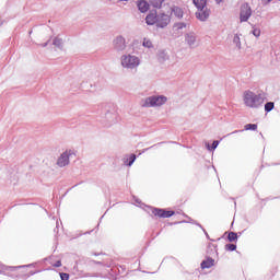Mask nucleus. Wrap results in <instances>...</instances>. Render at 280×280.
Returning <instances> with one entry per match:
<instances>
[{
    "instance_id": "obj_22",
    "label": "nucleus",
    "mask_w": 280,
    "mask_h": 280,
    "mask_svg": "<svg viewBox=\"0 0 280 280\" xmlns=\"http://www.w3.org/2000/svg\"><path fill=\"white\" fill-rule=\"evenodd\" d=\"M253 34L256 36V38H259V36H261V30H259V28H254V30H253Z\"/></svg>"
},
{
    "instance_id": "obj_5",
    "label": "nucleus",
    "mask_w": 280,
    "mask_h": 280,
    "mask_svg": "<svg viewBox=\"0 0 280 280\" xmlns=\"http://www.w3.org/2000/svg\"><path fill=\"white\" fill-rule=\"evenodd\" d=\"M121 65L127 69H135V67H139V58L131 55L122 56Z\"/></svg>"
},
{
    "instance_id": "obj_20",
    "label": "nucleus",
    "mask_w": 280,
    "mask_h": 280,
    "mask_svg": "<svg viewBox=\"0 0 280 280\" xmlns=\"http://www.w3.org/2000/svg\"><path fill=\"white\" fill-rule=\"evenodd\" d=\"M188 45H194V43H196V37L195 36H187L186 38Z\"/></svg>"
},
{
    "instance_id": "obj_19",
    "label": "nucleus",
    "mask_w": 280,
    "mask_h": 280,
    "mask_svg": "<svg viewBox=\"0 0 280 280\" xmlns=\"http://www.w3.org/2000/svg\"><path fill=\"white\" fill-rule=\"evenodd\" d=\"M244 128L245 130H257V124H247Z\"/></svg>"
},
{
    "instance_id": "obj_27",
    "label": "nucleus",
    "mask_w": 280,
    "mask_h": 280,
    "mask_svg": "<svg viewBox=\"0 0 280 280\" xmlns=\"http://www.w3.org/2000/svg\"><path fill=\"white\" fill-rule=\"evenodd\" d=\"M183 27H185V24L178 23V24H175L174 30H183Z\"/></svg>"
},
{
    "instance_id": "obj_8",
    "label": "nucleus",
    "mask_w": 280,
    "mask_h": 280,
    "mask_svg": "<svg viewBox=\"0 0 280 280\" xmlns=\"http://www.w3.org/2000/svg\"><path fill=\"white\" fill-rule=\"evenodd\" d=\"M136 5H137L139 12H141L142 14H145V12H148V10H150L151 4L147 0H138L136 2Z\"/></svg>"
},
{
    "instance_id": "obj_14",
    "label": "nucleus",
    "mask_w": 280,
    "mask_h": 280,
    "mask_svg": "<svg viewBox=\"0 0 280 280\" xmlns=\"http://www.w3.org/2000/svg\"><path fill=\"white\" fill-rule=\"evenodd\" d=\"M151 8H155L156 10H161L165 0H149Z\"/></svg>"
},
{
    "instance_id": "obj_18",
    "label": "nucleus",
    "mask_w": 280,
    "mask_h": 280,
    "mask_svg": "<svg viewBox=\"0 0 280 280\" xmlns=\"http://www.w3.org/2000/svg\"><path fill=\"white\" fill-rule=\"evenodd\" d=\"M272 108H275V103L269 102V103L265 104L266 113H270V110H272Z\"/></svg>"
},
{
    "instance_id": "obj_2",
    "label": "nucleus",
    "mask_w": 280,
    "mask_h": 280,
    "mask_svg": "<svg viewBox=\"0 0 280 280\" xmlns=\"http://www.w3.org/2000/svg\"><path fill=\"white\" fill-rule=\"evenodd\" d=\"M172 21V11H162L158 14L156 27H167Z\"/></svg>"
},
{
    "instance_id": "obj_25",
    "label": "nucleus",
    "mask_w": 280,
    "mask_h": 280,
    "mask_svg": "<svg viewBox=\"0 0 280 280\" xmlns=\"http://www.w3.org/2000/svg\"><path fill=\"white\" fill-rule=\"evenodd\" d=\"M136 160H137V155L131 154V155L129 156V163H128V165H129V166L132 165V163H135Z\"/></svg>"
},
{
    "instance_id": "obj_23",
    "label": "nucleus",
    "mask_w": 280,
    "mask_h": 280,
    "mask_svg": "<svg viewBox=\"0 0 280 280\" xmlns=\"http://www.w3.org/2000/svg\"><path fill=\"white\" fill-rule=\"evenodd\" d=\"M225 248H226V250L233 252V250H235V248H237V246H235V244H228V245H225Z\"/></svg>"
},
{
    "instance_id": "obj_30",
    "label": "nucleus",
    "mask_w": 280,
    "mask_h": 280,
    "mask_svg": "<svg viewBox=\"0 0 280 280\" xmlns=\"http://www.w3.org/2000/svg\"><path fill=\"white\" fill-rule=\"evenodd\" d=\"M264 1V3H270V1H272V0H262Z\"/></svg>"
},
{
    "instance_id": "obj_10",
    "label": "nucleus",
    "mask_w": 280,
    "mask_h": 280,
    "mask_svg": "<svg viewBox=\"0 0 280 280\" xmlns=\"http://www.w3.org/2000/svg\"><path fill=\"white\" fill-rule=\"evenodd\" d=\"M158 16L159 14L156 13V11H151L145 18L147 25H156Z\"/></svg>"
},
{
    "instance_id": "obj_1",
    "label": "nucleus",
    "mask_w": 280,
    "mask_h": 280,
    "mask_svg": "<svg viewBox=\"0 0 280 280\" xmlns=\"http://www.w3.org/2000/svg\"><path fill=\"white\" fill-rule=\"evenodd\" d=\"M265 100L261 94H257L250 90L243 93V103L247 108H261Z\"/></svg>"
},
{
    "instance_id": "obj_26",
    "label": "nucleus",
    "mask_w": 280,
    "mask_h": 280,
    "mask_svg": "<svg viewBox=\"0 0 280 280\" xmlns=\"http://www.w3.org/2000/svg\"><path fill=\"white\" fill-rule=\"evenodd\" d=\"M60 279L61 280H69V273H65V272L60 273Z\"/></svg>"
},
{
    "instance_id": "obj_29",
    "label": "nucleus",
    "mask_w": 280,
    "mask_h": 280,
    "mask_svg": "<svg viewBox=\"0 0 280 280\" xmlns=\"http://www.w3.org/2000/svg\"><path fill=\"white\" fill-rule=\"evenodd\" d=\"M60 266H62V262H61L60 260H58V261L54 265L55 268H60Z\"/></svg>"
},
{
    "instance_id": "obj_12",
    "label": "nucleus",
    "mask_w": 280,
    "mask_h": 280,
    "mask_svg": "<svg viewBox=\"0 0 280 280\" xmlns=\"http://www.w3.org/2000/svg\"><path fill=\"white\" fill-rule=\"evenodd\" d=\"M8 277H27V275L23 273V270L19 268L11 267L8 271Z\"/></svg>"
},
{
    "instance_id": "obj_7",
    "label": "nucleus",
    "mask_w": 280,
    "mask_h": 280,
    "mask_svg": "<svg viewBox=\"0 0 280 280\" xmlns=\"http://www.w3.org/2000/svg\"><path fill=\"white\" fill-rule=\"evenodd\" d=\"M152 213L156 218H172V215H174L176 212L172 210H163V209L155 208L152 210Z\"/></svg>"
},
{
    "instance_id": "obj_15",
    "label": "nucleus",
    "mask_w": 280,
    "mask_h": 280,
    "mask_svg": "<svg viewBox=\"0 0 280 280\" xmlns=\"http://www.w3.org/2000/svg\"><path fill=\"white\" fill-rule=\"evenodd\" d=\"M215 260H213V258H207L206 260H203L201 262V268L202 270L207 269V268H212L213 264Z\"/></svg>"
},
{
    "instance_id": "obj_28",
    "label": "nucleus",
    "mask_w": 280,
    "mask_h": 280,
    "mask_svg": "<svg viewBox=\"0 0 280 280\" xmlns=\"http://www.w3.org/2000/svg\"><path fill=\"white\" fill-rule=\"evenodd\" d=\"M219 144H220L219 141H213V142H212L211 150H215V148H218Z\"/></svg>"
},
{
    "instance_id": "obj_16",
    "label": "nucleus",
    "mask_w": 280,
    "mask_h": 280,
    "mask_svg": "<svg viewBox=\"0 0 280 280\" xmlns=\"http://www.w3.org/2000/svg\"><path fill=\"white\" fill-rule=\"evenodd\" d=\"M197 9L207 8V0H192Z\"/></svg>"
},
{
    "instance_id": "obj_21",
    "label": "nucleus",
    "mask_w": 280,
    "mask_h": 280,
    "mask_svg": "<svg viewBox=\"0 0 280 280\" xmlns=\"http://www.w3.org/2000/svg\"><path fill=\"white\" fill-rule=\"evenodd\" d=\"M143 47H148L150 49V47H152V40L144 38L143 40Z\"/></svg>"
},
{
    "instance_id": "obj_17",
    "label": "nucleus",
    "mask_w": 280,
    "mask_h": 280,
    "mask_svg": "<svg viewBox=\"0 0 280 280\" xmlns=\"http://www.w3.org/2000/svg\"><path fill=\"white\" fill-rule=\"evenodd\" d=\"M228 240H229V242H235V240H237V233L230 232L228 235Z\"/></svg>"
},
{
    "instance_id": "obj_9",
    "label": "nucleus",
    "mask_w": 280,
    "mask_h": 280,
    "mask_svg": "<svg viewBox=\"0 0 280 280\" xmlns=\"http://www.w3.org/2000/svg\"><path fill=\"white\" fill-rule=\"evenodd\" d=\"M197 10H198V12H196V18L199 21H207L209 19L210 12L207 10V7L201 8V9H197Z\"/></svg>"
},
{
    "instance_id": "obj_13",
    "label": "nucleus",
    "mask_w": 280,
    "mask_h": 280,
    "mask_svg": "<svg viewBox=\"0 0 280 280\" xmlns=\"http://www.w3.org/2000/svg\"><path fill=\"white\" fill-rule=\"evenodd\" d=\"M168 12H171V16L174 14V16H176L177 19H183V9L178 7L168 9Z\"/></svg>"
},
{
    "instance_id": "obj_11",
    "label": "nucleus",
    "mask_w": 280,
    "mask_h": 280,
    "mask_svg": "<svg viewBox=\"0 0 280 280\" xmlns=\"http://www.w3.org/2000/svg\"><path fill=\"white\" fill-rule=\"evenodd\" d=\"M114 46L117 51L126 49V39H124V37H117L114 42Z\"/></svg>"
},
{
    "instance_id": "obj_24",
    "label": "nucleus",
    "mask_w": 280,
    "mask_h": 280,
    "mask_svg": "<svg viewBox=\"0 0 280 280\" xmlns=\"http://www.w3.org/2000/svg\"><path fill=\"white\" fill-rule=\"evenodd\" d=\"M54 45L56 46V47H60V45H62V39H60V38H55L54 39Z\"/></svg>"
},
{
    "instance_id": "obj_3",
    "label": "nucleus",
    "mask_w": 280,
    "mask_h": 280,
    "mask_svg": "<svg viewBox=\"0 0 280 280\" xmlns=\"http://www.w3.org/2000/svg\"><path fill=\"white\" fill-rule=\"evenodd\" d=\"M165 102H167V97L165 96H151L144 101L143 106H145L147 108H150L152 106H163Z\"/></svg>"
},
{
    "instance_id": "obj_6",
    "label": "nucleus",
    "mask_w": 280,
    "mask_h": 280,
    "mask_svg": "<svg viewBox=\"0 0 280 280\" xmlns=\"http://www.w3.org/2000/svg\"><path fill=\"white\" fill-rule=\"evenodd\" d=\"M73 152L72 151H66L63 152L60 158L57 161V165L59 167H66V165H69V156H73Z\"/></svg>"
},
{
    "instance_id": "obj_4",
    "label": "nucleus",
    "mask_w": 280,
    "mask_h": 280,
    "mask_svg": "<svg viewBox=\"0 0 280 280\" xmlns=\"http://www.w3.org/2000/svg\"><path fill=\"white\" fill-rule=\"evenodd\" d=\"M253 16V9H250V4L248 2H245L241 5V12H240V21L241 23H246Z\"/></svg>"
}]
</instances>
